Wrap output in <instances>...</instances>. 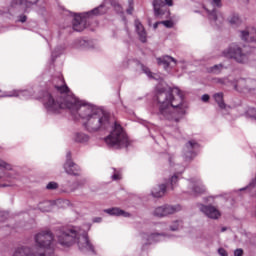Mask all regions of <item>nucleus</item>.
Returning <instances> with one entry per match:
<instances>
[{
    "instance_id": "603ef678",
    "label": "nucleus",
    "mask_w": 256,
    "mask_h": 256,
    "mask_svg": "<svg viewBox=\"0 0 256 256\" xmlns=\"http://www.w3.org/2000/svg\"><path fill=\"white\" fill-rule=\"evenodd\" d=\"M123 21H127V18H125V16L123 17Z\"/></svg>"
},
{
    "instance_id": "c03bdc74",
    "label": "nucleus",
    "mask_w": 256,
    "mask_h": 256,
    "mask_svg": "<svg viewBox=\"0 0 256 256\" xmlns=\"http://www.w3.org/2000/svg\"><path fill=\"white\" fill-rule=\"evenodd\" d=\"M165 6L168 5V7H173V0H164Z\"/></svg>"
},
{
    "instance_id": "39448f33",
    "label": "nucleus",
    "mask_w": 256,
    "mask_h": 256,
    "mask_svg": "<svg viewBox=\"0 0 256 256\" xmlns=\"http://www.w3.org/2000/svg\"><path fill=\"white\" fill-rule=\"evenodd\" d=\"M0 187H17L21 183V173L13 165L0 159Z\"/></svg>"
},
{
    "instance_id": "09e8293b",
    "label": "nucleus",
    "mask_w": 256,
    "mask_h": 256,
    "mask_svg": "<svg viewBox=\"0 0 256 256\" xmlns=\"http://www.w3.org/2000/svg\"><path fill=\"white\" fill-rule=\"evenodd\" d=\"M62 203H64V205H69V200H64Z\"/></svg>"
},
{
    "instance_id": "f03ea898",
    "label": "nucleus",
    "mask_w": 256,
    "mask_h": 256,
    "mask_svg": "<svg viewBox=\"0 0 256 256\" xmlns=\"http://www.w3.org/2000/svg\"><path fill=\"white\" fill-rule=\"evenodd\" d=\"M155 99L159 103L158 117L164 121L175 123L176 125L173 126L170 135L175 139H181L183 133L177 124L185 119L187 109H189V106L183 100L181 90L179 88L158 89Z\"/></svg>"
},
{
    "instance_id": "a19ab883",
    "label": "nucleus",
    "mask_w": 256,
    "mask_h": 256,
    "mask_svg": "<svg viewBox=\"0 0 256 256\" xmlns=\"http://www.w3.org/2000/svg\"><path fill=\"white\" fill-rule=\"evenodd\" d=\"M218 254L220 256H229V254L227 253V250H225V248H219L218 249Z\"/></svg>"
},
{
    "instance_id": "423d86ee",
    "label": "nucleus",
    "mask_w": 256,
    "mask_h": 256,
    "mask_svg": "<svg viewBox=\"0 0 256 256\" xmlns=\"http://www.w3.org/2000/svg\"><path fill=\"white\" fill-rule=\"evenodd\" d=\"M253 53V48L247 45H239L232 43L222 52V55L227 59H233L236 63L245 64L249 61V57Z\"/></svg>"
},
{
    "instance_id": "e433bc0d",
    "label": "nucleus",
    "mask_w": 256,
    "mask_h": 256,
    "mask_svg": "<svg viewBox=\"0 0 256 256\" xmlns=\"http://www.w3.org/2000/svg\"><path fill=\"white\" fill-rule=\"evenodd\" d=\"M9 219V212L7 211H0V223L7 221Z\"/></svg>"
},
{
    "instance_id": "72a5a7b5",
    "label": "nucleus",
    "mask_w": 256,
    "mask_h": 256,
    "mask_svg": "<svg viewBox=\"0 0 256 256\" xmlns=\"http://www.w3.org/2000/svg\"><path fill=\"white\" fill-rule=\"evenodd\" d=\"M141 69L143 73H145V75L149 77V79H157L153 76V72H151V69H149V67L145 66L144 64H141Z\"/></svg>"
},
{
    "instance_id": "37998d69",
    "label": "nucleus",
    "mask_w": 256,
    "mask_h": 256,
    "mask_svg": "<svg viewBox=\"0 0 256 256\" xmlns=\"http://www.w3.org/2000/svg\"><path fill=\"white\" fill-rule=\"evenodd\" d=\"M202 101L204 103H208L209 99H210V96L209 94H203L202 97H201Z\"/></svg>"
},
{
    "instance_id": "473e14b6",
    "label": "nucleus",
    "mask_w": 256,
    "mask_h": 256,
    "mask_svg": "<svg viewBox=\"0 0 256 256\" xmlns=\"http://www.w3.org/2000/svg\"><path fill=\"white\" fill-rule=\"evenodd\" d=\"M111 6L113 7L114 11H116V13L123 15V7H121V4H119V2L112 0Z\"/></svg>"
},
{
    "instance_id": "c9c22d12",
    "label": "nucleus",
    "mask_w": 256,
    "mask_h": 256,
    "mask_svg": "<svg viewBox=\"0 0 256 256\" xmlns=\"http://www.w3.org/2000/svg\"><path fill=\"white\" fill-rule=\"evenodd\" d=\"M133 5H134V0H128V8L126 10V13L128 15H133V11H134Z\"/></svg>"
},
{
    "instance_id": "6ab92c4d",
    "label": "nucleus",
    "mask_w": 256,
    "mask_h": 256,
    "mask_svg": "<svg viewBox=\"0 0 256 256\" xmlns=\"http://www.w3.org/2000/svg\"><path fill=\"white\" fill-rule=\"evenodd\" d=\"M73 47L74 49H81L82 51H85L87 49H93L95 47V44H93L92 40L78 38L74 40Z\"/></svg>"
},
{
    "instance_id": "2eb2a0df",
    "label": "nucleus",
    "mask_w": 256,
    "mask_h": 256,
    "mask_svg": "<svg viewBox=\"0 0 256 256\" xmlns=\"http://www.w3.org/2000/svg\"><path fill=\"white\" fill-rule=\"evenodd\" d=\"M189 189L194 195H201L205 193L207 188L203 185L201 178H192L189 180Z\"/></svg>"
},
{
    "instance_id": "9d476101",
    "label": "nucleus",
    "mask_w": 256,
    "mask_h": 256,
    "mask_svg": "<svg viewBox=\"0 0 256 256\" xmlns=\"http://www.w3.org/2000/svg\"><path fill=\"white\" fill-rule=\"evenodd\" d=\"M141 239L143 241L142 250L145 251L147 246L153 245V243H161V241H167L171 236L165 233L159 232H151L146 233L143 232L140 234Z\"/></svg>"
},
{
    "instance_id": "de8ad7c7",
    "label": "nucleus",
    "mask_w": 256,
    "mask_h": 256,
    "mask_svg": "<svg viewBox=\"0 0 256 256\" xmlns=\"http://www.w3.org/2000/svg\"><path fill=\"white\" fill-rule=\"evenodd\" d=\"M225 231H227V227L224 226L221 228V233H225Z\"/></svg>"
},
{
    "instance_id": "f704fd0d",
    "label": "nucleus",
    "mask_w": 256,
    "mask_h": 256,
    "mask_svg": "<svg viewBox=\"0 0 256 256\" xmlns=\"http://www.w3.org/2000/svg\"><path fill=\"white\" fill-rule=\"evenodd\" d=\"M112 173H113L111 175L112 181H119V179H121V173L117 171V169L112 168Z\"/></svg>"
},
{
    "instance_id": "f3484780",
    "label": "nucleus",
    "mask_w": 256,
    "mask_h": 256,
    "mask_svg": "<svg viewBox=\"0 0 256 256\" xmlns=\"http://www.w3.org/2000/svg\"><path fill=\"white\" fill-rule=\"evenodd\" d=\"M87 183V180L81 179L79 181L71 183L70 181L65 182L62 184V191L64 193H72L73 191H76V189H81Z\"/></svg>"
},
{
    "instance_id": "cd10ccee",
    "label": "nucleus",
    "mask_w": 256,
    "mask_h": 256,
    "mask_svg": "<svg viewBox=\"0 0 256 256\" xmlns=\"http://www.w3.org/2000/svg\"><path fill=\"white\" fill-rule=\"evenodd\" d=\"M213 99L217 103V105L220 109H225V107H227V105L225 104V101L223 100L222 92L215 93L213 95Z\"/></svg>"
},
{
    "instance_id": "7c9ffc66",
    "label": "nucleus",
    "mask_w": 256,
    "mask_h": 256,
    "mask_svg": "<svg viewBox=\"0 0 256 256\" xmlns=\"http://www.w3.org/2000/svg\"><path fill=\"white\" fill-rule=\"evenodd\" d=\"M183 228V221L175 220L169 226L170 231H179V229Z\"/></svg>"
},
{
    "instance_id": "864d4df0",
    "label": "nucleus",
    "mask_w": 256,
    "mask_h": 256,
    "mask_svg": "<svg viewBox=\"0 0 256 256\" xmlns=\"http://www.w3.org/2000/svg\"><path fill=\"white\" fill-rule=\"evenodd\" d=\"M161 225H163V224H158V225H156V227H161Z\"/></svg>"
},
{
    "instance_id": "9b49d317",
    "label": "nucleus",
    "mask_w": 256,
    "mask_h": 256,
    "mask_svg": "<svg viewBox=\"0 0 256 256\" xmlns=\"http://www.w3.org/2000/svg\"><path fill=\"white\" fill-rule=\"evenodd\" d=\"M210 5L213 7L212 10L204 6L205 11L208 13L209 21L211 25L221 27L223 24V16L219 15V12L215 9V7H223V2L222 0H211Z\"/></svg>"
},
{
    "instance_id": "6e6552de",
    "label": "nucleus",
    "mask_w": 256,
    "mask_h": 256,
    "mask_svg": "<svg viewBox=\"0 0 256 256\" xmlns=\"http://www.w3.org/2000/svg\"><path fill=\"white\" fill-rule=\"evenodd\" d=\"M107 13V6L100 4L98 7L81 14H75L72 21V27L74 31L81 33L84 29H87V19L93 17V15H105Z\"/></svg>"
},
{
    "instance_id": "2f4dec72",
    "label": "nucleus",
    "mask_w": 256,
    "mask_h": 256,
    "mask_svg": "<svg viewBox=\"0 0 256 256\" xmlns=\"http://www.w3.org/2000/svg\"><path fill=\"white\" fill-rule=\"evenodd\" d=\"M209 73H214V75H219L223 71V64H216L208 69Z\"/></svg>"
},
{
    "instance_id": "79ce46f5",
    "label": "nucleus",
    "mask_w": 256,
    "mask_h": 256,
    "mask_svg": "<svg viewBox=\"0 0 256 256\" xmlns=\"http://www.w3.org/2000/svg\"><path fill=\"white\" fill-rule=\"evenodd\" d=\"M234 256H243V249L238 248L234 251Z\"/></svg>"
},
{
    "instance_id": "dca6fc26",
    "label": "nucleus",
    "mask_w": 256,
    "mask_h": 256,
    "mask_svg": "<svg viewBox=\"0 0 256 256\" xmlns=\"http://www.w3.org/2000/svg\"><path fill=\"white\" fill-rule=\"evenodd\" d=\"M199 209L201 213H204L209 219H219V217H221V212H219L215 206L200 204Z\"/></svg>"
},
{
    "instance_id": "393cba45",
    "label": "nucleus",
    "mask_w": 256,
    "mask_h": 256,
    "mask_svg": "<svg viewBox=\"0 0 256 256\" xmlns=\"http://www.w3.org/2000/svg\"><path fill=\"white\" fill-rule=\"evenodd\" d=\"M65 51V45H58L54 51L51 53V63H55L57 57H61Z\"/></svg>"
},
{
    "instance_id": "1a4fd4ad",
    "label": "nucleus",
    "mask_w": 256,
    "mask_h": 256,
    "mask_svg": "<svg viewBox=\"0 0 256 256\" xmlns=\"http://www.w3.org/2000/svg\"><path fill=\"white\" fill-rule=\"evenodd\" d=\"M41 0H12L7 11L0 10V15H17L18 13H29V9Z\"/></svg>"
},
{
    "instance_id": "bb28decb",
    "label": "nucleus",
    "mask_w": 256,
    "mask_h": 256,
    "mask_svg": "<svg viewBox=\"0 0 256 256\" xmlns=\"http://www.w3.org/2000/svg\"><path fill=\"white\" fill-rule=\"evenodd\" d=\"M139 60L133 58V57H126L124 58V60L122 61V69H129V67H131V65L135 64V65H139Z\"/></svg>"
},
{
    "instance_id": "7ed1b4c3",
    "label": "nucleus",
    "mask_w": 256,
    "mask_h": 256,
    "mask_svg": "<svg viewBox=\"0 0 256 256\" xmlns=\"http://www.w3.org/2000/svg\"><path fill=\"white\" fill-rule=\"evenodd\" d=\"M57 240L62 247H71L77 243L78 249L82 253L97 255L95 246L91 243L87 231H83L77 226L61 228L57 234Z\"/></svg>"
},
{
    "instance_id": "ea45409f",
    "label": "nucleus",
    "mask_w": 256,
    "mask_h": 256,
    "mask_svg": "<svg viewBox=\"0 0 256 256\" xmlns=\"http://www.w3.org/2000/svg\"><path fill=\"white\" fill-rule=\"evenodd\" d=\"M18 23H25L27 21V16L25 14H20L16 20Z\"/></svg>"
},
{
    "instance_id": "0eeeda50",
    "label": "nucleus",
    "mask_w": 256,
    "mask_h": 256,
    "mask_svg": "<svg viewBox=\"0 0 256 256\" xmlns=\"http://www.w3.org/2000/svg\"><path fill=\"white\" fill-rule=\"evenodd\" d=\"M214 83H217L218 85H223L224 87H233L235 91H239V93L243 91H248L251 93V91H256V80L255 79H245L240 78L238 81L233 80L229 77L224 78H214Z\"/></svg>"
},
{
    "instance_id": "4d7b16f0",
    "label": "nucleus",
    "mask_w": 256,
    "mask_h": 256,
    "mask_svg": "<svg viewBox=\"0 0 256 256\" xmlns=\"http://www.w3.org/2000/svg\"><path fill=\"white\" fill-rule=\"evenodd\" d=\"M195 13H199V10H196Z\"/></svg>"
},
{
    "instance_id": "c85d7f7f",
    "label": "nucleus",
    "mask_w": 256,
    "mask_h": 256,
    "mask_svg": "<svg viewBox=\"0 0 256 256\" xmlns=\"http://www.w3.org/2000/svg\"><path fill=\"white\" fill-rule=\"evenodd\" d=\"M227 21L232 25V27H239V25H241V18L239 17V14H231Z\"/></svg>"
},
{
    "instance_id": "aec40b11",
    "label": "nucleus",
    "mask_w": 256,
    "mask_h": 256,
    "mask_svg": "<svg viewBox=\"0 0 256 256\" xmlns=\"http://www.w3.org/2000/svg\"><path fill=\"white\" fill-rule=\"evenodd\" d=\"M134 25L135 31L139 37V41H141V43H147V31H145V27L143 26L141 21H139V19H136L134 21Z\"/></svg>"
},
{
    "instance_id": "b1692460",
    "label": "nucleus",
    "mask_w": 256,
    "mask_h": 256,
    "mask_svg": "<svg viewBox=\"0 0 256 256\" xmlns=\"http://www.w3.org/2000/svg\"><path fill=\"white\" fill-rule=\"evenodd\" d=\"M89 139V135L84 132H76L74 134L75 143H81L82 145H85V143H89Z\"/></svg>"
},
{
    "instance_id": "ddd939ff",
    "label": "nucleus",
    "mask_w": 256,
    "mask_h": 256,
    "mask_svg": "<svg viewBox=\"0 0 256 256\" xmlns=\"http://www.w3.org/2000/svg\"><path fill=\"white\" fill-rule=\"evenodd\" d=\"M177 211H181L180 205H169L165 204L163 206L156 207L153 211L154 217H167V215H173V213H177Z\"/></svg>"
},
{
    "instance_id": "8fccbe9b",
    "label": "nucleus",
    "mask_w": 256,
    "mask_h": 256,
    "mask_svg": "<svg viewBox=\"0 0 256 256\" xmlns=\"http://www.w3.org/2000/svg\"><path fill=\"white\" fill-rule=\"evenodd\" d=\"M45 40L47 41L49 47H51V42H49V39L45 38Z\"/></svg>"
},
{
    "instance_id": "a18cd8bd",
    "label": "nucleus",
    "mask_w": 256,
    "mask_h": 256,
    "mask_svg": "<svg viewBox=\"0 0 256 256\" xmlns=\"http://www.w3.org/2000/svg\"><path fill=\"white\" fill-rule=\"evenodd\" d=\"M92 221H93L94 223H101V221H103V218H101V217H95V218L92 219Z\"/></svg>"
},
{
    "instance_id": "3c124183",
    "label": "nucleus",
    "mask_w": 256,
    "mask_h": 256,
    "mask_svg": "<svg viewBox=\"0 0 256 256\" xmlns=\"http://www.w3.org/2000/svg\"><path fill=\"white\" fill-rule=\"evenodd\" d=\"M244 1V3H249V0H243Z\"/></svg>"
},
{
    "instance_id": "4be33fe9",
    "label": "nucleus",
    "mask_w": 256,
    "mask_h": 256,
    "mask_svg": "<svg viewBox=\"0 0 256 256\" xmlns=\"http://www.w3.org/2000/svg\"><path fill=\"white\" fill-rule=\"evenodd\" d=\"M104 213H107L108 215H111L112 217H125V218L131 217V213H129L121 208H117V207L105 209Z\"/></svg>"
},
{
    "instance_id": "a878e982",
    "label": "nucleus",
    "mask_w": 256,
    "mask_h": 256,
    "mask_svg": "<svg viewBox=\"0 0 256 256\" xmlns=\"http://www.w3.org/2000/svg\"><path fill=\"white\" fill-rule=\"evenodd\" d=\"M38 209L42 213H49V211H52L53 209V203H51V201L40 202L38 204Z\"/></svg>"
},
{
    "instance_id": "c756f323",
    "label": "nucleus",
    "mask_w": 256,
    "mask_h": 256,
    "mask_svg": "<svg viewBox=\"0 0 256 256\" xmlns=\"http://www.w3.org/2000/svg\"><path fill=\"white\" fill-rule=\"evenodd\" d=\"M246 118L250 119V121H253L256 123V108L255 107H248V109L245 112Z\"/></svg>"
},
{
    "instance_id": "a211bd4d",
    "label": "nucleus",
    "mask_w": 256,
    "mask_h": 256,
    "mask_svg": "<svg viewBox=\"0 0 256 256\" xmlns=\"http://www.w3.org/2000/svg\"><path fill=\"white\" fill-rule=\"evenodd\" d=\"M152 5L154 9V16L157 17V19H163V15L167 13V10H165V1L153 0Z\"/></svg>"
},
{
    "instance_id": "4468645a",
    "label": "nucleus",
    "mask_w": 256,
    "mask_h": 256,
    "mask_svg": "<svg viewBox=\"0 0 256 256\" xmlns=\"http://www.w3.org/2000/svg\"><path fill=\"white\" fill-rule=\"evenodd\" d=\"M64 170L68 175H73L74 177L81 176V168L79 165L75 164L73 160H71V152H67L66 154Z\"/></svg>"
},
{
    "instance_id": "5fc2aeb1",
    "label": "nucleus",
    "mask_w": 256,
    "mask_h": 256,
    "mask_svg": "<svg viewBox=\"0 0 256 256\" xmlns=\"http://www.w3.org/2000/svg\"><path fill=\"white\" fill-rule=\"evenodd\" d=\"M88 229H91V224H88Z\"/></svg>"
},
{
    "instance_id": "f257e3e1",
    "label": "nucleus",
    "mask_w": 256,
    "mask_h": 256,
    "mask_svg": "<svg viewBox=\"0 0 256 256\" xmlns=\"http://www.w3.org/2000/svg\"><path fill=\"white\" fill-rule=\"evenodd\" d=\"M54 89L60 95L68 96L63 100H57L48 91H39L37 86L26 90H12L2 95V97H19V99H42L47 115H59L61 109H69L74 119H82L83 127L88 133L99 131L111 132L104 138L108 147L115 149L127 148V132L118 122H111V116L102 108L77 98L69 90L63 75L59 74L52 79Z\"/></svg>"
},
{
    "instance_id": "412c9836",
    "label": "nucleus",
    "mask_w": 256,
    "mask_h": 256,
    "mask_svg": "<svg viewBox=\"0 0 256 256\" xmlns=\"http://www.w3.org/2000/svg\"><path fill=\"white\" fill-rule=\"evenodd\" d=\"M158 65H163L164 69H169V67H175L177 65V60L169 55H165L157 58Z\"/></svg>"
},
{
    "instance_id": "58836bf2",
    "label": "nucleus",
    "mask_w": 256,
    "mask_h": 256,
    "mask_svg": "<svg viewBox=\"0 0 256 256\" xmlns=\"http://www.w3.org/2000/svg\"><path fill=\"white\" fill-rule=\"evenodd\" d=\"M162 25H164V27H166L167 29H171L173 28V21L171 20H164L161 22Z\"/></svg>"
},
{
    "instance_id": "f8f14e48",
    "label": "nucleus",
    "mask_w": 256,
    "mask_h": 256,
    "mask_svg": "<svg viewBox=\"0 0 256 256\" xmlns=\"http://www.w3.org/2000/svg\"><path fill=\"white\" fill-rule=\"evenodd\" d=\"M199 151H201V144L197 140L191 139L185 144L182 156L185 161H193L199 155Z\"/></svg>"
},
{
    "instance_id": "49530a36",
    "label": "nucleus",
    "mask_w": 256,
    "mask_h": 256,
    "mask_svg": "<svg viewBox=\"0 0 256 256\" xmlns=\"http://www.w3.org/2000/svg\"><path fill=\"white\" fill-rule=\"evenodd\" d=\"M159 25H161V22H155L153 25L154 29H157V27H159Z\"/></svg>"
},
{
    "instance_id": "6e6d98bb",
    "label": "nucleus",
    "mask_w": 256,
    "mask_h": 256,
    "mask_svg": "<svg viewBox=\"0 0 256 256\" xmlns=\"http://www.w3.org/2000/svg\"><path fill=\"white\" fill-rule=\"evenodd\" d=\"M252 30L254 31V33H256V29L255 28H252Z\"/></svg>"
},
{
    "instance_id": "20e7f679",
    "label": "nucleus",
    "mask_w": 256,
    "mask_h": 256,
    "mask_svg": "<svg viewBox=\"0 0 256 256\" xmlns=\"http://www.w3.org/2000/svg\"><path fill=\"white\" fill-rule=\"evenodd\" d=\"M167 159L170 168L174 170V174L164 184H159L152 189L151 194L157 199L163 197V195L167 193V189H171V191H173L175 189V185L179 183L181 175L185 172V166L179 163V157L177 154L168 153Z\"/></svg>"
},
{
    "instance_id": "4c0bfd02",
    "label": "nucleus",
    "mask_w": 256,
    "mask_h": 256,
    "mask_svg": "<svg viewBox=\"0 0 256 256\" xmlns=\"http://www.w3.org/2000/svg\"><path fill=\"white\" fill-rule=\"evenodd\" d=\"M57 187H59V184H57V182H49L46 186V189H48V191H55Z\"/></svg>"
},
{
    "instance_id": "5701e85b",
    "label": "nucleus",
    "mask_w": 256,
    "mask_h": 256,
    "mask_svg": "<svg viewBox=\"0 0 256 256\" xmlns=\"http://www.w3.org/2000/svg\"><path fill=\"white\" fill-rule=\"evenodd\" d=\"M240 39L246 43H254L256 41L255 36L251 33V28H246L240 31Z\"/></svg>"
}]
</instances>
